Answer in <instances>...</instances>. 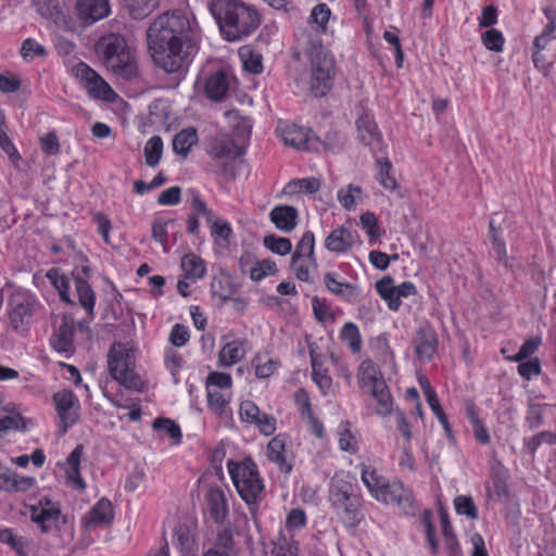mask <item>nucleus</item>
<instances>
[{"instance_id": "obj_1", "label": "nucleus", "mask_w": 556, "mask_h": 556, "mask_svg": "<svg viewBox=\"0 0 556 556\" xmlns=\"http://www.w3.org/2000/svg\"><path fill=\"white\" fill-rule=\"evenodd\" d=\"M199 33L194 15L185 10L167 11L157 16L147 30L149 52L162 70H186L190 65L184 43Z\"/></svg>"}, {"instance_id": "obj_2", "label": "nucleus", "mask_w": 556, "mask_h": 556, "mask_svg": "<svg viewBox=\"0 0 556 556\" xmlns=\"http://www.w3.org/2000/svg\"><path fill=\"white\" fill-rule=\"evenodd\" d=\"M208 10L222 37L230 42L249 37L261 24L257 10L242 0H211Z\"/></svg>"}, {"instance_id": "obj_3", "label": "nucleus", "mask_w": 556, "mask_h": 556, "mask_svg": "<svg viewBox=\"0 0 556 556\" xmlns=\"http://www.w3.org/2000/svg\"><path fill=\"white\" fill-rule=\"evenodd\" d=\"M329 502L345 528H355L365 518L362 495L355 493L353 484L344 479L337 477L332 479L329 486Z\"/></svg>"}, {"instance_id": "obj_4", "label": "nucleus", "mask_w": 556, "mask_h": 556, "mask_svg": "<svg viewBox=\"0 0 556 556\" xmlns=\"http://www.w3.org/2000/svg\"><path fill=\"white\" fill-rule=\"evenodd\" d=\"M226 466L238 494L254 514L265 488L256 464L251 458L242 462L229 459Z\"/></svg>"}, {"instance_id": "obj_5", "label": "nucleus", "mask_w": 556, "mask_h": 556, "mask_svg": "<svg viewBox=\"0 0 556 556\" xmlns=\"http://www.w3.org/2000/svg\"><path fill=\"white\" fill-rule=\"evenodd\" d=\"M111 377L129 390L141 391L144 382L137 372L136 351L126 343H114L108 353Z\"/></svg>"}, {"instance_id": "obj_6", "label": "nucleus", "mask_w": 556, "mask_h": 556, "mask_svg": "<svg viewBox=\"0 0 556 556\" xmlns=\"http://www.w3.org/2000/svg\"><path fill=\"white\" fill-rule=\"evenodd\" d=\"M94 51L106 70H132L137 67L136 52L121 35L109 34L102 36L96 42Z\"/></svg>"}, {"instance_id": "obj_7", "label": "nucleus", "mask_w": 556, "mask_h": 556, "mask_svg": "<svg viewBox=\"0 0 556 556\" xmlns=\"http://www.w3.org/2000/svg\"><path fill=\"white\" fill-rule=\"evenodd\" d=\"M374 498L377 502L389 505L394 504L407 515L416 511V502L413 492L401 481L387 480Z\"/></svg>"}, {"instance_id": "obj_8", "label": "nucleus", "mask_w": 556, "mask_h": 556, "mask_svg": "<svg viewBox=\"0 0 556 556\" xmlns=\"http://www.w3.org/2000/svg\"><path fill=\"white\" fill-rule=\"evenodd\" d=\"M205 151L213 160L226 163L243 155L244 147L230 135L217 134L207 139Z\"/></svg>"}, {"instance_id": "obj_9", "label": "nucleus", "mask_w": 556, "mask_h": 556, "mask_svg": "<svg viewBox=\"0 0 556 556\" xmlns=\"http://www.w3.org/2000/svg\"><path fill=\"white\" fill-rule=\"evenodd\" d=\"M53 402L60 418V433L63 435L67 429L74 426L79 418V402L70 390L59 391L53 395Z\"/></svg>"}, {"instance_id": "obj_10", "label": "nucleus", "mask_w": 556, "mask_h": 556, "mask_svg": "<svg viewBox=\"0 0 556 556\" xmlns=\"http://www.w3.org/2000/svg\"><path fill=\"white\" fill-rule=\"evenodd\" d=\"M276 131L285 144L295 150L309 151L315 148L316 138L309 128L279 123Z\"/></svg>"}, {"instance_id": "obj_11", "label": "nucleus", "mask_w": 556, "mask_h": 556, "mask_svg": "<svg viewBox=\"0 0 556 556\" xmlns=\"http://www.w3.org/2000/svg\"><path fill=\"white\" fill-rule=\"evenodd\" d=\"M75 76L79 84L87 90L88 94L93 99L111 103L118 100V94L98 74V72H76Z\"/></svg>"}, {"instance_id": "obj_12", "label": "nucleus", "mask_w": 556, "mask_h": 556, "mask_svg": "<svg viewBox=\"0 0 556 556\" xmlns=\"http://www.w3.org/2000/svg\"><path fill=\"white\" fill-rule=\"evenodd\" d=\"M29 517L42 532L47 533L56 528L61 517L59 504L42 498L37 505L30 506Z\"/></svg>"}, {"instance_id": "obj_13", "label": "nucleus", "mask_w": 556, "mask_h": 556, "mask_svg": "<svg viewBox=\"0 0 556 556\" xmlns=\"http://www.w3.org/2000/svg\"><path fill=\"white\" fill-rule=\"evenodd\" d=\"M295 78L300 92H309L314 97L327 94L332 86L330 72H299Z\"/></svg>"}, {"instance_id": "obj_14", "label": "nucleus", "mask_w": 556, "mask_h": 556, "mask_svg": "<svg viewBox=\"0 0 556 556\" xmlns=\"http://www.w3.org/2000/svg\"><path fill=\"white\" fill-rule=\"evenodd\" d=\"M109 13V0H77L75 4V15L83 26H90Z\"/></svg>"}, {"instance_id": "obj_15", "label": "nucleus", "mask_w": 556, "mask_h": 556, "mask_svg": "<svg viewBox=\"0 0 556 556\" xmlns=\"http://www.w3.org/2000/svg\"><path fill=\"white\" fill-rule=\"evenodd\" d=\"M356 132L358 141L370 148L372 152H380L383 149V138L375 119L368 114L359 116L356 121Z\"/></svg>"}, {"instance_id": "obj_16", "label": "nucleus", "mask_w": 556, "mask_h": 556, "mask_svg": "<svg viewBox=\"0 0 556 556\" xmlns=\"http://www.w3.org/2000/svg\"><path fill=\"white\" fill-rule=\"evenodd\" d=\"M205 507L215 523H223L229 513L227 492L217 485L210 486L204 496Z\"/></svg>"}, {"instance_id": "obj_17", "label": "nucleus", "mask_w": 556, "mask_h": 556, "mask_svg": "<svg viewBox=\"0 0 556 556\" xmlns=\"http://www.w3.org/2000/svg\"><path fill=\"white\" fill-rule=\"evenodd\" d=\"M326 288L348 303L355 304L362 298V290L356 283L344 281L336 271H328L324 276Z\"/></svg>"}, {"instance_id": "obj_18", "label": "nucleus", "mask_w": 556, "mask_h": 556, "mask_svg": "<svg viewBox=\"0 0 556 556\" xmlns=\"http://www.w3.org/2000/svg\"><path fill=\"white\" fill-rule=\"evenodd\" d=\"M356 241L357 235L355 231L350 227L339 226L325 238L324 247L331 253L344 254L355 245Z\"/></svg>"}, {"instance_id": "obj_19", "label": "nucleus", "mask_w": 556, "mask_h": 556, "mask_svg": "<svg viewBox=\"0 0 556 556\" xmlns=\"http://www.w3.org/2000/svg\"><path fill=\"white\" fill-rule=\"evenodd\" d=\"M309 357L312 365V379L317 384L323 395H328L332 390V378L328 375L324 366L323 355L316 351L314 345H309Z\"/></svg>"}, {"instance_id": "obj_20", "label": "nucleus", "mask_w": 556, "mask_h": 556, "mask_svg": "<svg viewBox=\"0 0 556 556\" xmlns=\"http://www.w3.org/2000/svg\"><path fill=\"white\" fill-rule=\"evenodd\" d=\"M113 520L112 504L106 498L99 500L92 508L83 517V525L86 528L104 527Z\"/></svg>"}, {"instance_id": "obj_21", "label": "nucleus", "mask_w": 556, "mask_h": 556, "mask_svg": "<svg viewBox=\"0 0 556 556\" xmlns=\"http://www.w3.org/2000/svg\"><path fill=\"white\" fill-rule=\"evenodd\" d=\"M84 455V446L78 444L66 457L64 463V470L66 482L70 486L76 490H84L86 483L80 476L79 467L80 459Z\"/></svg>"}, {"instance_id": "obj_22", "label": "nucleus", "mask_w": 556, "mask_h": 556, "mask_svg": "<svg viewBox=\"0 0 556 556\" xmlns=\"http://www.w3.org/2000/svg\"><path fill=\"white\" fill-rule=\"evenodd\" d=\"M36 485L34 477L21 476L10 468L0 471V490L14 493L26 492Z\"/></svg>"}, {"instance_id": "obj_23", "label": "nucleus", "mask_w": 556, "mask_h": 556, "mask_svg": "<svg viewBox=\"0 0 556 556\" xmlns=\"http://www.w3.org/2000/svg\"><path fill=\"white\" fill-rule=\"evenodd\" d=\"M266 455L281 472L289 473L292 470V465L287 459V438L285 435L278 434L268 442Z\"/></svg>"}, {"instance_id": "obj_24", "label": "nucleus", "mask_w": 556, "mask_h": 556, "mask_svg": "<svg viewBox=\"0 0 556 556\" xmlns=\"http://www.w3.org/2000/svg\"><path fill=\"white\" fill-rule=\"evenodd\" d=\"M438 338L430 327H422L415 338V352L420 359L430 361L437 352Z\"/></svg>"}, {"instance_id": "obj_25", "label": "nucleus", "mask_w": 556, "mask_h": 556, "mask_svg": "<svg viewBox=\"0 0 556 556\" xmlns=\"http://www.w3.org/2000/svg\"><path fill=\"white\" fill-rule=\"evenodd\" d=\"M207 408L220 418L231 416L230 402L232 400V391L223 390H205Z\"/></svg>"}, {"instance_id": "obj_26", "label": "nucleus", "mask_w": 556, "mask_h": 556, "mask_svg": "<svg viewBox=\"0 0 556 556\" xmlns=\"http://www.w3.org/2000/svg\"><path fill=\"white\" fill-rule=\"evenodd\" d=\"M298 211L290 205H277L269 213L270 222L283 232L292 231L296 226Z\"/></svg>"}, {"instance_id": "obj_27", "label": "nucleus", "mask_w": 556, "mask_h": 556, "mask_svg": "<svg viewBox=\"0 0 556 556\" xmlns=\"http://www.w3.org/2000/svg\"><path fill=\"white\" fill-rule=\"evenodd\" d=\"M247 340L237 339L226 343L218 353V365L231 367L244 358L247 354Z\"/></svg>"}, {"instance_id": "obj_28", "label": "nucleus", "mask_w": 556, "mask_h": 556, "mask_svg": "<svg viewBox=\"0 0 556 556\" xmlns=\"http://www.w3.org/2000/svg\"><path fill=\"white\" fill-rule=\"evenodd\" d=\"M203 80L205 93L213 101H220L229 89L227 72H214Z\"/></svg>"}, {"instance_id": "obj_29", "label": "nucleus", "mask_w": 556, "mask_h": 556, "mask_svg": "<svg viewBox=\"0 0 556 556\" xmlns=\"http://www.w3.org/2000/svg\"><path fill=\"white\" fill-rule=\"evenodd\" d=\"M9 318L12 326L18 329L24 318L30 314V301L24 293L13 294L8 303Z\"/></svg>"}, {"instance_id": "obj_30", "label": "nucleus", "mask_w": 556, "mask_h": 556, "mask_svg": "<svg viewBox=\"0 0 556 556\" xmlns=\"http://www.w3.org/2000/svg\"><path fill=\"white\" fill-rule=\"evenodd\" d=\"M357 379L359 388L365 392L375 389L378 382H386L378 367L369 359L361 363Z\"/></svg>"}, {"instance_id": "obj_31", "label": "nucleus", "mask_w": 556, "mask_h": 556, "mask_svg": "<svg viewBox=\"0 0 556 556\" xmlns=\"http://www.w3.org/2000/svg\"><path fill=\"white\" fill-rule=\"evenodd\" d=\"M376 401L375 413L381 417H387L393 412V399L389 392L386 382H378L375 389L368 391Z\"/></svg>"}, {"instance_id": "obj_32", "label": "nucleus", "mask_w": 556, "mask_h": 556, "mask_svg": "<svg viewBox=\"0 0 556 556\" xmlns=\"http://www.w3.org/2000/svg\"><path fill=\"white\" fill-rule=\"evenodd\" d=\"M180 267L186 279L199 280L203 278L206 273L204 261L194 253L184 255L180 261Z\"/></svg>"}, {"instance_id": "obj_33", "label": "nucleus", "mask_w": 556, "mask_h": 556, "mask_svg": "<svg viewBox=\"0 0 556 556\" xmlns=\"http://www.w3.org/2000/svg\"><path fill=\"white\" fill-rule=\"evenodd\" d=\"M74 287L78 298V303L89 315H93L96 305V293L91 286L80 277H74Z\"/></svg>"}, {"instance_id": "obj_34", "label": "nucleus", "mask_w": 556, "mask_h": 556, "mask_svg": "<svg viewBox=\"0 0 556 556\" xmlns=\"http://www.w3.org/2000/svg\"><path fill=\"white\" fill-rule=\"evenodd\" d=\"M361 480L366 486L371 497L378 495V491L383 486V483L388 480L384 476L380 475L378 470L370 465L361 466Z\"/></svg>"}, {"instance_id": "obj_35", "label": "nucleus", "mask_w": 556, "mask_h": 556, "mask_svg": "<svg viewBox=\"0 0 556 556\" xmlns=\"http://www.w3.org/2000/svg\"><path fill=\"white\" fill-rule=\"evenodd\" d=\"M197 142L198 135L194 128L182 129L173 139V151L186 157Z\"/></svg>"}, {"instance_id": "obj_36", "label": "nucleus", "mask_w": 556, "mask_h": 556, "mask_svg": "<svg viewBox=\"0 0 556 556\" xmlns=\"http://www.w3.org/2000/svg\"><path fill=\"white\" fill-rule=\"evenodd\" d=\"M46 277L50 281V283L58 291L61 300L67 304H74L75 302L71 299L70 295V279L61 273L59 268H51L47 271Z\"/></svg>"}, {"instance_id": "obj_37", "label": "nucleus", "mask_w": 556, "mask_h": 556, "mask_svg": "<svg viewBox=\"0 0 556 556\" xmlns=\"http://www.w3.org/2000/svg\"><path fill=\"white\" fill-rule=\"evenodd\" d=\"M378 294L388 302V306L392 311H397L401 300L397 299L396 286L393 285L391 277H384L376 282Z\"/></svg>"}, {"instance_id": "obj_38", "label": "nucleus", "mask_w": 556, "mask_h": 556, "mask_svg": "<svg viewBox=\"0 0 556 556\" xmlns=\"http://www.w3.org/2000/svg\"><path fill=\"white\" fill-rule=\"evenodd\" d=\"M337 433L339 437L338 442L340 450L350 454H356L359 448L358 439L350 430V424L341 422L338 427Z\"/></svg>"}, {"instance_id": "obj_39", "label": "nucleus", "mask_w": 556, "mask_h": 556, "mask_svg": "<svg viewBox=\"0 0 556 556\" xmlns=\"http://www.w3.org/2000/svg\"><path fill=\"white\" fill-rule=\"evenodd\" d=\"M555 31H547L546 28L535 37L533 41V53L532 59L535 67H544L545 66V58L543 55V51L554 39Z\"/></svg>"}, {"instance_id": "obj_40", "label": "nucleus", "mask_w": 556, "mask_h": 556, "mask_svg": "<svg viewBox=\"0 0 556 556\" xmlns=\"http://www.w3.org/2000/svg\"><path fill=\"white\" fill-rule=\"evenodd\" d=\"M164 143L160 136H152L144 146L146 164L149 167H155L163 155Z\"/></svg>"}, {"instance_id": "obj_41", "label": "nucleus", "mask_w": 556, "mask_h": 556, "mask_svg": "<svg viewBox=\"0 0 556 556\" xmlns=\"http://www.w3.org/2000/svg\"><path fill=\"white\" fill-rule=\"evenodd\" d=\"M320 188V181L317 178L314 177H307L302 179H296L289 181L285 188L283 192L286 194H294L298 192H305V193H315Z\"/></svg>"}, {"instance_id": "obj_42", "label": "nucleus", "mask_w": 556, "mask_h": 556, "mask_svg": "<svg viewBox=\"0 0 556 556\" xmlns=\"http://www.w3.org/2000/svg\"><path fill=\"white\" fill-rule=\"evenodd\" d=\"M290 266L299 280L307 282L311 279V269L316 268L317 264L316 258L292 255Z\"/></svg>"}, {"instance_id": "obj_43", "label": "nucleus", "mask_w": 556, "mask_h": 556, "mask_svg": "<svg viewBox=\"0 0 556 556\" xmlns=\"http://www.w3.org/2000/svg\"><path fill=\"white\" fill-rule=\"evenodd\" d=\"M0 542L11 546L18 555L26 556L29 540L17 535L12 529L0 530Z\"/></svg>"}, {"instance_id": "obj_44", "label": "nucleus", "mask_w": 556, "mask_h": 556, "mask_svg": "<svg viewBox=\"0 0 556 556\" xmlns=\"http://www.w3.org/2000/svg\"><path fill=\"white\" fill-rule=\"evenodd\" d=\"M299 546L298 542L292 538H287L280 534L273 543L270 556H298Z\"/></svg>"}, {"instance_id": "obj_45", "label": "nucleus", "mask_w": 556, "mask_h": 556, "mask_svg": "<svg viewBox=\"0 0 556 556\" xmlns=\"http://www.w3.org/2000/svg\"><path fill=\"white\" fill-rule=\"evenodd\" d=\"M340 337L353 353L361 351L362 337L358 327L354 323H345L341 328Z\"/></svg>"}, {"instance_id": "obj_46", "label": "nucleus", "mask_w": 556, "mask_h": 556, "mask_svg": "<svg viewBox=\"0 0 556 556\" xmlns=\"http://www.w3.org/2000/svg\"><path fill=\"white\" fill-rule=\"evenodd\" d=\"M232 391V377L222 371H211L205 379V390Z\"/></svg>"}, {"instance_id": "obj_47", "label": "nucleus", "mask_w": 556, "mask_h": 556, "mask_svg": "<svg viewBox=\"0 0 556 556\" xmlns=\"http://www.w3.org/2000/svg\"><path fill=\"white\" fill-rule=\"evenodd\" d=\"M208 224L211 225V236L215 243L222 247L227 245L232 232L229 223L220 218H213V222Z\"/></svg>"}, {"instance_id": "obj_48", "label": "nucleus", "mask_w": 556, "mask_h": 556, "mask_svg": "<svg viewBox=\"0 0 556 556\" xmlns=\"http://www.w3.org/2000/svg\"><path fill=\"white\" fill-rule=\"evenodd\" d=\"M238 56L242 63V70H262V55L251 46L240 47Z\"/></svg>"}, {"instance_id": "obj_49", "label": "nucleus", "mask_w": 556, "mask_h": 556, "mask_svg": "<svg viewBox=\"0 0 556 556\" xmlns=\"http://www.w3.org/2000/svg\"><path fill=\"white\" fill-rule=\"evenodd\" d=\"M252 367L258 379H266L276 371L278 363L266 355L258 354L252 359Z\"/></svg>"}, {"instance_id": "obj_50", "label": "nucleus", "mask_w": 556, "mask_h": 556, "mask_svg": "<svg viewBox=\"0 0 556 556\" xmlns=\"http://www.w3.org/2000/svg\"><path fill=\"white\" fill-rule=\"evenodd\" d=\"M379 184L387 190L394 191L397 188L395 178L391 175L392 163L388 159L377 161Z\"/></svg>"}, {"instance_id": "obj_51", "label": "nucleus", "mask_w": 556, "mask_h": 556, "mask_svg": "<svg viewBox=\"0 0 556 556\" xmlns=\"http://www.w3.org/2000/svg\"><path fill=\"white\" fill-rule=\"evenodd\" d=\"M153 429L163 432L166 437L170 438L175 444L181 441L180 427L168 418H157L153 421Z\"/></svg>"}, {"instance_id": "obj_52", "label": "nucleus", "mask_w": 556, "mask_h": 556, "mask_svg": "<svg viewBox=\"0 0 556 556\" xmlns=\"http://www.w3.org/2000/svg\"><path fill=\"white\" fill-rule=\"evenodd\" d=\"M278 271L276 263L270 258H265L262 261H256L254 267L252 268L249 278L252 281H261L268 276L275 275Z\"/></svg>"}, {"instance_id": "obj_53", "label": "nucleus", "mask_w": 556, "mask_h": 556, "mask_svg": "<svg viewBox=\"0 0 556 556\" xmlns=\"http://www.w3.org/2000/svg\"><path fill=\"white\" fill-rule=\"evenodd\" d=\"M182 356L177 351L172 348L165 350L164 364L166 369L173 376L175 383H178L179 381V372L182 368Z\"/></svg>"}, {"instance_id": "obj_54", "label": "nucleus", "mask_w": 556, "mask_h": 556, "mask_svg": "<svg viewBox=\"0 0 556 556\" xmlns=\"http://www.w3.org/2000/svg\"><path fill=\"white\" fill-rule=\"evenodd\" d=\"M362 188L350 184L338 191V201L345 210L354 208L356 201L361 198Z\"/></svg>"}, {"instance_id": "obj_55", "label": "nucleus", "mask_w": 556, "mask_h": 556, "mask_svg": "<svg viewBox=\"0 0 556 556\" xmlns=\"http://www.w3.org/2000/svg\"><path fill=\"white\" fill-rule=\"evenodd\" d=\"M454 508L458 515L475 520L478 518V508L471 496L458 495L454 498Z\"/></svg>"}, {"instance_id": "obj_56", "label": "nucleus", "mask_w": 556, "mask_h": 556, "mask_svg": "<svg viewBox=\"0 0 556 556\" xmlns=\"http://www.w3.org/2000/svg\"><path fill=\"white\" fill-rule=\"evenodd\" d=\"M293 256H303L308 258L315 257V236L311 230H307L303 233L301 240L298 242L295 247V251L292 254Z\"/></svg>"}, {"instance_id": "obj_57", "label": "nucleus", "mask_w": 556, "mask_h": 556, "mask_svg": "<svg viewBox=\"0 0 556 556\" xmlns=\"http://www.w3.org/2000/svg\"><path fill=\"white\" fill-rule=\"evenodd\" d=\"M264 245L266 249L278 255H287L292 250L290 239L277 236H267L264 238Z\"/></svg>"}, {"instance_id": "obj_58", "label": "nucleus", "mask_w": 556, "mask_h": 556, "mask_svg": "<svg viewBox=\"0 0 556 556\" xmlns=\"http://www.w3.org/2000/svg\"><path fill=\"white\" fill-rule=\"evenodd\" d=\"M189 194L191 197L190 200V206L192 210V215H197V217H205L206 223L213 222L214 214L213 212L207 207L206 203L202 200L199 192L195 190H190Z\"/></svg>"}, {"instance_id": "obj_59", "label": "nucleus", "mask_w": 556, "mask_h": 556, "mask_svg": "<svg viewBox=\"0 0 556 556\" xmlns=\"http://www.w3.org/2000/svg\"><path fill=\"white\" fill-rule=\"evenodd\" d=\"M249 425L256 427L258 431L266 437L274 434L277 429L276 418L261 410L258 416H256Z\"/></svg>"}, {"instance_id": "obj_60", "label": "nucleus", "mask_w": 556, "mask_h": 556, "mask_svg": "<svg viewBox=\"0 0 556 556\" xmlns=\"http://www.w3.org/2000/svg\"><path fill=\"white\" fill-rule=\"evenodd\" d=\"M226 117L232 125H236L237 130L243 138H249L252 131V119L249 116H241L238 111H229L226 113Z\"/></svg>"}, {"instance_id": "obj_61", "label": "nucleus", "mask_w": 556, "mask_h": 556, "mask_svg": "<svg viewBox=\"0 0 556 556\" xmlns=\"http://www.w3.org/2000/svg\"><path fill=\"white\" fill-rule=\"evenodd\" d=\"M541 344H542L541 337H533L529 340H526L522 343V345L520 346L517 354L509 357V359L513 362H521V361L530 357L532 354H534L538 351V349L541 346Z\"/></svg>"}, {"instance_id": "obj_62", "label": "nucleus", "mask_w": 556, "mask_h": 556, "mask_svg": "<svg viewBox=\"0 0 556 556\" xmlns=\"http://www.w3.org/2000/svg\"><path fill=\"white\" fill-rule=\"evenodd\" d=\"M482 42L486 49L498 52L503 50L504 37L498 29L491 28L482 34Z\"/></svg>"}, {"instance_id": "obj_63", "label": "nucleus", "mask_w": 556, "mask_h": 556, "mask_svg": "<svg viewBox=\"0 0 556 556\" xmlns=\"http://www.w3.org/2000/svg\"><path fill=\"white\" fill-rule=\"evenodd\" d=\"M361 225L370 239H378L381 236L378 219L374 213H363L361 215Z\"/></svg>"}, {"instance_id": "obj_64", "label": "nucleus", "mask_w": 556, "mask_h": 556, "mask_svg": "<svg viewBox=\"0 0 556 556\" xmlns=\"http://www.w3.org/2000/svg\"><path fill=\"white\" fill-rule=\"evenodd\" d=\"M22 56L27 60L31 61L35 58L38 56H45L46 55V49L42 45L38 43L34 39H26L21 48Z\"/></svg>"}]
</instances>
